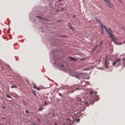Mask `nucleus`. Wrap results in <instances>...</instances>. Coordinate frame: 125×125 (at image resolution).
<instances>
[{"label": "nucleus", "mask_w": 125, "mask_h": 125, "mask_svg": "<svg viewBox=\"0 0 125 125\" xmlns=\"http://www.w3.org/2000/svg\"><path fill=\"white\" fill-rule=\"evenodd\" d=\"M6 96H7V97H8V98H11V97L10 96V95H8V94H6Z\"/></svg>", "instance_id": "nucleus-17"}, {"label": "nucleus", "mask_w": 125, "mask_h": 125, "mask_svg": "<svg viewBox=\"0 0 125 125\" xmlns=\"http://www.w3.org/2000/svg\"><path fill=\"white\" fill-rule=\"evenodd\" d=\"M3 108L4 109L5 108V107L4 106H3Z\"/></svg>", "instance_id": "nucleus-46"}, {"label": "nucleus", "mask_w": 125, "mask_h": 125, "mask_svg": "<svg viewBox=\"0 0 125 125\" xmlns=\"http://www.w3.org/2000/svg\"><path fill=\"white\" fill-rule=\"evenodd\" d=\"M100 24H101V22L99 20H98L97 21Z\"/></svg>", "instance_id": "nucleus-18"}, {"label": "nucleus", "mask_w": 125, "mask_h": 125, "mask_svg": "<svg viewBox=\"0 0 125 125\" xmlns=\"http://www.w3.org/2000/svg\"><path fill=\"white\" fill-rule=\"evenodd\" d=\"M25 81L28 83L29 82V80L27 79H25Z\"/></svg>", "instance_id": "nucleus-26"}, {"label": "nucleus", "mask_w": 125, "mask_h": 125, "mask_svg": "<svg viewBox=\"0 0 125 125\" xmlns=\"http://www.w3.org/2000/svg\"><path fill=\"white\" fill-rule=\"evenodd\" d=\"M123 43H125V42H124Z\"/></svg>", "instance_id": "nucleus-54"}, {"label": "nucleus", "mask_w": 125, "mask_h": 125, "mask_svg": "<svg viewBox=\"0 0 125 125\" xmlns=\"http://www.w3.org/2000/svg\"><path fill=\"white\" fill-rule=\"evenodd\" d=\"M103 43V42H102V41H101L100 42V44H99V47H101V44H102V43Z\"/></svg>", "instance_id": "nucleus-15"}, {"label": "nucleus", "mask_w": 125, "mask_h": 125, "mask_svg": "<svg viewBox=\"0 0 125 125\" xmlns=\"http://www.w3.org/2000/svg\"><path fill=\"white\" fill-rule=\"evenodd\" d=\"M101 34L102 35H103L104 33H103V31H102Z\"/></svg>", "instance_id": "nucleus-36"}, {"label": "nucleus", "mask_w": 125, "mask_h": 125, "mask_svg": "<svg viewBox=\"0 0 125 125\" xmlns=\"http://www.w3.org/2000/svg\"><path fill=\"white\" fill-rule=\"evenodd\" d=\"M117 0L119 2L121 3L122 4L123 3V2L121 0Z\"/></svg>", "instance_id": "nucleus-16"}, {"label": "nucleus", "mask_w": 125, "mask_h": 125, "mask_svg": "<svg viewBox=\"0 0 125 125\" xmlns=\"http://www.w3.org/2000/svg\"><path fill=\"white\" fill-rule=\"evenodd\" d=\"M37 120L39 122L40 121V119L39 118H38L37 119Z\"/></svg>", "instance_id": "nucleus-38"}, {"label": "nucleus", "mask_w": 125, "mask_h": 125, "mask_svg": "<svg viewBox=\"0 0 125 125\" xmlns=\"http://www.w3.org/2000/svg\"><path fill=\"white\" fill-rule=\"evenodd\" d=\"M122 44V43H119L118 44V45H121Z\"/></svg>", "instance_id": "nucleus-39"}, {"label": "nucleus", "mask_w": 125, "mask_h": 125, "mask_svg": "<svg viewBox=\"0 0 125 125\" xmlns=\"http://www.w3.org/2000/svg\"><path fill=\"white\" fill-rule=\"evenodd\" d=\"M73 18H75V15H74L73 16Z\"/></svg>", "instance_id": "nucleus-49"}, {"label": "nucleus", "mask_w": 125, "mask_h": 125, "mask_svg": "<svg viewBox=\"0 0 125 125\" xmlns=\"http://www.w3.org/2000/svg\"><path fill=\"white\" fill-rule=\"evenodd\" d=\"M103 0L108 4V6L109 7L111 8L113 6V4H112L110 0Z\"/></svg>", "instance_id": "nucleus-4"}, {"label": "nucleus", "mask_w": 125, "mask_h": 125, "mask_svg": "<svg viewBox=\"0 0 125 125\" xmlns=\"http://www.w3.org/2000/svg\"><path fill=\"white\" fill-rule=\"evenodd\" d=\"M93 93V91H91L90 92V94H92Z\"/></svg>", "instance_id": "nucleus-30"}, {"label": "nucleus", "mask_w": 125, "mask_h": 125, "mask_svg": "<svg viewBox=\"0 0 125 125\" xmlns=\"http://www.w3.org/2000/svg\"><path fill=\"white\" fill-rule=\"evenodd\" d=\"M58 94H61L60 93H58Z\"/></svg>", "instance_id": "nucleus-58"}, {"label": "nucleus", "mask_w": 125, "mask_h": 125, "mask_svg": "<svg viewBox=\"0 0 125 125\" xmlns=\"http://www.w3.org/2000/svg\"><path fill=\"white\" fill-rule=\"evenodd\" d=\"M89 82H85L86 84H85V85L86 86V85H87V84H88V83Z\"/></svg>", "instance_id": "nucleus-23"}, {"label": "nucleus", "mask_w": 125, "mask_h": 125, "mask_svg": "<svg viewBox=\"0 0 125 125\" xmlns=\"http://www.w3.org/2000/svg\"><path fill=\"white\" fill-rule=\"evenodd\" d=\"M45 105H47V104L46 102H45Z\"/></svg>", "instance_id": "nucleus-48"}, {"label": "nucleus", "mask_w": 125, "mask_h": 125, "mask_svg": "<svg viewBox=\"0 0 125 125\" xmlns=\"http://www.w3.org/2000/svg\"><path fill=\"white\" fill-rule=\"evenodd\" d=\"M34 95L35 96H36V94H34Z\"/></svg>", "instance_id": "nucleus-55"}, {"label": "nucleus", "mask_w": 125, "mask_h": 125, "mask_svg": "<svg viewBox=\"0 0 125 125\" xmlns=\"http://www.w3.org/2000/svg\"><path fill=\"white\" fill-rule=\"evenodd\" d=\"M36 17L38 18H39L41 19H42L43 20H45V18H43V17H40V16H36Z\"/></svg>", "instance_id": "nucleus-11"}, {"label": "nucleus", "mask_w": 125, "mask_h": 125, "mask_svg": "<svg viewBox=\"0 0 125 125\" xmlns=\"http://www.w3.org/2000/svg\"><path fill=\"white\" fill-rule=\"evenodd\" d=\"M124 67H125V64L124 65Z\"/></svg>", "instance_id": "nucleus-56"}, {"label": "nucleus", "mask_w": 125, "mask_h": 125, "mask_svg": "<svg viewBox=\"0 0 125 125\" xmlns=\"http://www.w3.org/2000/svg\"><path fill=\"white\" fill-rule=\"evenodd\" d=\"M59 94V95L60 96H61V94Z\"/></svg>", "instance_id": "nucleus-53"}, {"label": "nucleus", "mask_w": 125, "mask_h": 125, "mask_svg": "<svg viewBox=\"0 0 125 125\" xmlns=\"http://www.w3.org/2000/svg\"><path fill=\"white\" fill-rule=\"evenodd\" d=\"M100 25L101 26V27H103L105 29V31L108 34V35H109L111 33H113L112 30L110 28H106V27L104 26L102 24V23L101 24H100Z\"/></svg>", "instance_id": "nucleus-2"}, {"label": "nucleus", "mask_w": 125, "mask_h": 125, "mask_svg": "<svg viewBox=\"0 0 125 125\" xmlns=\"http://www.w3.org/2000/svg\"><path fill=\"white\" fill-rule=\"evenodd\" d=\"M104 64L105 65V68L106 69H107L108 67V66L107 62V58L106 57L104 59Z\"/></svg>", "instance_id": "nucleus-5"}, {"label": "nucleus", "mask_w": 125, "mask_h": 125, "mask_svg": "<svg viewBox=\"0 0 125 125\" xmlns=\"http://www.w3.org/2000/svg\"><path fill=\"white\" fill-rule=\"evenodd\" d=\"M62 1V0H58V1L59 2L60 1Z\"/></svg>", "instance_id": "nucleus-42"}, {"label": "nucleus", "mask_w": 125, "mask_h": 125, "mask_svg": "<svg viewBox=\"0 0 125 125\" xmlns=\"http://www.w3.org/2000/svg\"><path fill=\"white\" fill-rule=\"evenodd\" d=\"M69 58L73 62L76 61L77 60V59H76L72 57H70Z\"/></svg>", "instance_id": "nucleus-6"}, {"label": "nucleus", "mask_w": 125, "mask_h": 125, "mask_svg": "<svg viewBox=\"0 0 125 125\" xmlns=\"http://www.w3.org/2000/svg\"><path fill=\"white\" fill-rule=\"evenodd\" d=\"M76 88V89L77 90H78L79 89V88L77 87L76 88Z\"/></svg>", "instance_id": "nucleus-32"}, {"label": "nucleus", "mask_w": 125, "mask_h": 125, "mask_svg": "<svg viewBox=\"0 0 125 125\" xmlns=\"http://www.w3.org/2000/svg\"><path fill=\"white\" fill-rule=\"evenodd\" d=\"M33 87L35 89H37L39 91L40 90V88L39 87H36V85H33Z\"/></svg>", "instance_id": "nucleus-10"}, {"label": "nucleus", "mask_w": 125, "mask_h": 125, "mask_svg": "<svg viewBox=\"0 0 125 125\" xmlns=\"http://www.w3.org/2000/svg\"><path fill=\"white\" fill-rule=\"evenodd\" d=\"M79 120H79V119H77V122H78V121H79Z\"/></svg>", "instance_id": "nucleus-44"}, {"label": "nucleus", "mask_w": 125, "mask_h": 125, "mask_svg": "<svg viewBox=\"0 0 125 125\" xmlns=\"http://www.w3.org/2000/svg\"><path fill=\"white\" fill-rule=\"evenodd\" d=\"M87 102H86V104H87Z\"/></svg>", "instance_id": "nucleus-57"}, {"label": "nucleus", "mask_w": 125, "mask_h": 125, "mask_svg": "<svg viewBox=\"0 0 125 125\" xmlns=\"http://www.w3.org/2000/svg\"><path fill=\"white\" fill-rule=\"evenodd\" d=\"M10 87L11 88H16L17 87V86L16 85H14L10 86Z\"/></svg>", "instance_id": "nucleus-12"}, {"label": "nucleus", "mask_w": 125, "mask_h": 125, "mask_svg": "<svg viewBox=\"0 0 125 125\" xmlns=\"http://www.w3.org/2000/svg\"><path fill=\"white\" fill-rule=\"evenodd\" d=\"M60 5H63V3H62V4H60Z\"/></svg>", "instance_id": "nucleus-43"}, {"label": "nucleus", "mask_w": 125, "mask_h": 125, "mask_svg": "<svg viewBox=\"0 0 125 125\" xmlns=\"http://www.w3.org/2000/svg\"><path fill=\"white\" fill-rule=\"evenodd\" d=\"M25 112L27 114H28L29 113V111L28 110H25Z\"/></svg>", "instance_id": "nucleus-24"}, {"label": "nucleus", "mask_w": 125, "mask_h": 125, "mask_svg": "<svg viewBox=\"0 0 125 125\" xmlns=\"http://www.w3.org/2000/svg\"><path fill=\"white\" fill-rule=\"evenodd\" d=\"M122 60L123 61H124V60H125V58H123L122 59Z\"/></svg>", "instance_id": "nucleus-41"}, {"label": "nucleus", "mask_w": 125, "mask_h": 125, "mask_svg": "<svg viewBox=\"0 0 125 125\" xmlns=\"http://www.w3.org/2000/svg\"><path fill=\"white\" fill-rule=\"evenodd\" d=\"M10 28H9L8 29V31L7 32V33H9L10 32Z\"/></svg>", "instance_id": "nucleus-21"}, {"label": "nucleus", "mask_w": 125, "mask_h": 125, "mask_svg": "<svg viewBox=\"0 0 125 125\" xmlns=\"http://www.w3.org/2000/svg\"><path fill=\"white\" fill-rule=\"evenodd\" d=\"M4 38V39H6V38Z\"/></svg>", "instance_id": "nucleus-59"}, {"label": "nucleus", "mask_w": 125, "mask_h": 125, "mask_svg": "<svg viewBox=\"0 0 125 125\" xmlns=\"http://www.w3.org/2000/svg\"><path fill=\"white\" fill-rule=\"evenodd\" d=\"M64 87V88H65L66 89H67L68 88V87L67 86H65Z\"/></svg>", "instance_id": "nucleus-22"}, {"label": "nucleus", "mask_w": 125, "mask_h": 125, "mask_svg": "<svg viewBox=\"0 0 125 125\" xmlns=\"http://www.w3.org/2000/svg\"><path fill=\"white\" fill-rule=\"evenodd\" d=\"M67 121L70 122V118H67Z\"/></svg>", "instance_id": "nucleus-19"}, {"label": "nucleus", "mask_w": 125, "mask_h": 125, "mask_svg": "<svg viewBox=\"0 0 125 125\" xmlns=\"http://www.w3.org/2000/svg\"><path fill=\"white\" fill-rule=\"evenodd\" d=\"M93 100H96V101H97V100H96V99H94Z\"/></svg>", "instance_id": "nucleus-50"}, {"label": "nucleus", "mask_w": 125, "mask_h": 125, "mask_svg": "<svg viewBox=\"0 0 125 125\" xmlns=\"http://www.w3.org/2000/svg\"><path fill=\"white\" fill-rule=\"evenodd\" d=\"M40 88V89H43V87H39Z\"/></svg>", "instance_id": "nucleus-33"}, {"label": "nucleus", "mask_w": 125, "mask_h": 125, "mask_svg": "<svg viewBox=\"0 0 125 125\" xmlns=\"http://www.w3.org/2000/svg\"><path fill=\"white\" fill-rule=\"evenodd\" d=\"M60 67L62 66V67H63L64 66V65L63 64L61 65H60Z\"/></svg>", "instance_id": "nucleus-28"}, {"label": "nucleus", "mask_w": 125, "mask_h": 125, "mask_svg": "<svg viewBox=\"0 0 125 125\" xmlns=\"http://www.w3.org/2000/svg\"><path fill=\"white\" fill-rule=\"evenodd\" d=\"M93 93H94V94H96L97 93V92L94 91V92H93Z\"/></svg>", "instance_id": "nucleus-34"}, {"label": "nucleus", "mask_w": 125, "mask_h": 125, "mask_svg": "<svg viewBox=\"0 0 125 125\" xmlns=\"http://www.w3.org/2000/svg\"><path fill=\"white\" fill-rule=\"evenodd\" d=\"M94 19L96 20V21H97L98 20L97 18L96 17H94Z\"/></svg>", "instance_id": "nucleus-29"}, {"label": "nucleus", "mask_w": 125, "mask_h": 125, "mask_svg": "<svg viewBox=\"0 0 125 125\" xmlns=\"http://www.w3.org/2000/svg\"><path fill=\"white\" fill-rule=\"evenodd\" d=\"M57 123H56H56H54V125H57Z\"/></svg>", "instance_id": "nucleus-45"}, {"label": "nucleus", "mask_w": 125, "mask_h": 125, "mask_svg": "<svg viewBox=\"0 0 125 125\" xmlns=\"http://www.w3.org/2000/svg\"><path fill=\"white\" fill-rule=\"evenodd\" d=\"M84 59H85V58H81L80 59V61H83V60H84Z\"/></svg>", "instance_id": "nucleus-25"}, {"label": "nucleus", "mask_w": 125, "mask_h": 125, "mask_svg": "<svg viewBox=\"0 0 125 125\" xmlns=\"http://www.w3.org/2000/svg\"><path fill=\"white\" fill-rule=\"evenodd\" d=\"M9 36L10 37V39H12V37H11V35L9 34Z\"/></svg>", "instance_id": "nucleus-31"}, {"label": "nucleus", "mask_w": 125, "mask_h": 125, "mask_svg": "<svg viewBox=\"0 0 125 125\" xmlns=\"http://www.w3.org/2000/svg\"><path fill=\"white\" fill-rule=\"evenodd\" d=\"M48 80H50V79L48 77Z\"/></svg>", "instance_id": "nucleus-51"}, {"label": "nucleus", "mask_w": 125, "mask_h": 125, "mask_svg": "<svg viewBox=\"0 0 125 125\" xmlns=\"http://www.w3.org/2000/svg\"><path fill=\"white\" fill-rule=\"evenodd\" d=\"M68 26H69L70 28L71 29V30H74L72 26L71 25L70 23H69L68 24Z\"/></svg>", "instance_id": "nucleus-8"}, {"label": "nucleus", "mask_w": 125, "mask_h": 125, "mask_svg": "<svg viewBox=\"0 0 125 125\" xmlns=\"http://www.w3.org/2000/svg\"><path fill=\"white\" fill-rule=\"evenodd\" d=\"M101 29H102V31H103V28L102 27H101Z\"/></svg>", "instance_id": "nucleus-35"}, {"label": "nucleus", "mask_w": 125, "mask_h": 125, "mask_svg": "<svg viewBox=\"0 0 125 125\" xmlns=\"http://www.w3.org/2000/svg\"><path fill=\"white\" fill-rule=\"evenodd\" d=\"M97 45H95V47L92 50V52L94 51L95 50V49L97 47Z\"/></svg>", "instance_id": "nucleus-13"}, {"label": "nucleus", "mask_w": 125, "mask_h": 125, "mask_svg": "<svg viewBox=\"0 0 125 125\" xmlns=\"http://www.w3.org/2000/svg\"><path fill=\"white\" fill-rule=\"evenodd\" d=\"M84 73H78L75 74L73 76L79 80H80L84 76Z\"/></svg>", "instance_id": "nucleus-1"}, {"label": "nucleus", "mask_w": 125, "mask_h": 125, "mask_svg": "<svg viewBox=\"0 0 125 125\" xmlns=\"http://www.w3.org/2000/svg\"><path fill=\"white\" fill-rule=\"evenodd\" d=\"M2 68L3 69H4V68H3L2 67Z\"/></svg>", "instance_id": "nucleus-52"}, {"label": "nucleus", "mask_w": 125, "mask_h": 125, "mask_svg": "<svg viewBox=\"0 0 125 125\" xmlns=\"http://www.w3.org/2000/svg\"><path fill=\"white\" fill-rule=\"evenodd\" d=\"M74 91V90H72L71 89H69L68 90V93H72Z\"/></svg>", "instance_id": "nucleus-9"}, {"label": "nucleus", "mask_w": 125, "mask_h": 125, "mask_svg": "<svg viewBox=\"0 0 125 125\" xmlns=\"http://www.w3.org/2000/svg\"><path fill=\"white\" fill-rule=\"evenodd\" d=\"M77 99V100H79L80 101H81V99L79 98H78Z\"/></svg>", "instance_id": "nucleus-20"}, {"label": "nucleus", "mask_w": 125, "mask_h": 125, "mask_svg": "<svg viewBox=\"0 0 125 125\" xmlns=\"http://www.w3.org/2000/svg\"><path fill=\"white\" fill-rule=\"evenodd\" d=\"M64 9L63 8H62V9L61 10L63 11L64 10Z\"/></svg>", "instance_id": "nucleus-40"}, {"label": "nucleus", "mask_w": 125, "mask_h": 125, "mask_svg": "<svg viewBox=\"0 0 125 125\" xmlns=\"http://www.w3.org/2000/svg\"><path fill=\"white\" fill-rule=\"evenodd\" d=\"M33 94H35V93L34 91H33Z\"/></svg>", "instance_id": "nucleus-47"}, {"label": "nucleus", "mask_w": 125, "mask_h": 125, "mask_svg": "<svg viewBox=\"0 0 125 125\" xmlns=\"http://www.w3.org/2000/svg\"><path fill=\"white\" fill-rule=\"evenodd\" d=\"M121 28L123 30H124V31H125V28H124L123 27H122Z\"/></svg>", "instance_id": "nucleus-27"}, {"label": "nucleus", "mask_w": 125, "mask_h": 125, "mask_svg": "<svg viewBox=\"0 0 125 125\" xmlns=\"http://www.w3.org/2000/svg\"><path fill=\"white\" fill-rule=\"evenodd\" d=\"M60 37H65V36H63V35H61Z\"/></svg>", "instance_id": "nucleus-37"}, {"label": "nucleus", "mask_w": 125, "mask_h": 125, "mask_svg": "<svg viewBox=\"0 0 125 125\" xmlns=\"http://www.w3.org/2000/svg\"><path fill=\"white\" fill-rule=\"evenodd\" d=\"M109 35L111 37L112 41L114 42L116 44L118 45V43L116 42L115 40V38L116 39V38L114 36V35L112 34V33H111Z\"/></svg>", "instance_id": "nucleus-3"}, {"label": "nucleus", "mask_w": 125, "mask_h": 125, "mask_svg": "<svg viewBox=\"0 0 125 125\" xmlns=\"http://www.w3.org/2000/svg\"><path fill=\"white\" fill-rule=\"evenodd\" d=\"M43 109H44V108L42 107H40L39 109V111H41Z\"/></svg>", "instance_id": "nucleus-14"}, {"label": "nucleus", "mask_w": 125, "mask_h": 125, "mask_svg": "<svg viewBox=\"0 0 125 125\" xmlns=\"http://www.w3.org/2000/svg\"><path fill=\"white\" fill-rule=\"evenodd\" d=\"M120 58L117 59L113 63V65H115V64L117 62L120 61Z\"/></svg>", "instance_id": "nucleus-7"}]
</instances>
